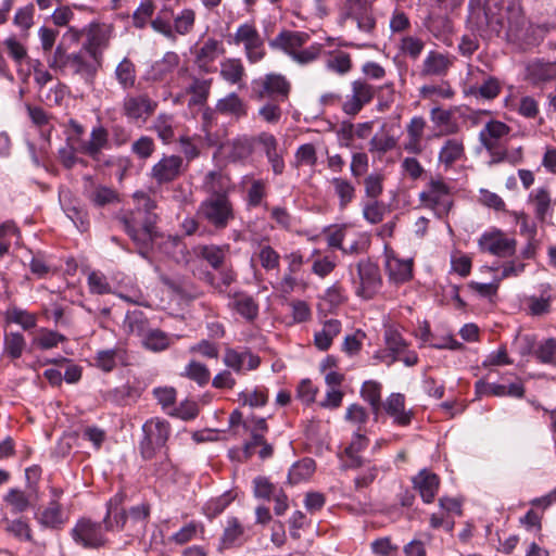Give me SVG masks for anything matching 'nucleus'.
Wrapping results in <instances>:
<instances>
[{"label":"nucleus","instance_id":"nucleus-1","mask_svg":"<svg viewBox=\"0 0 556 556\" xmlns=\"http://www.w3.org/2000/svg\"><path fill=\"white\" fill-rule=\"evenodd\" d=\"M525 24L521 0H469L466 27L482 39L490 40L506 28L518 31Z\"/></svg>","mask_w":556,"mask_h":556},{"label":"nucleus","instance_id":"nucleus-2","mask_svg":"<svg viewBox=\"0 0 556 556\" xmlns=\"http://www.w3.org/2000/svg\"><path fill=\"white\" fill-rule=\"evenodd\" d=\"M132 199L135 202L134 210L119 217V222L125 232L136 244L138 253L148 258L153 242L159 236L155 227L159 217L154 212L156 202L144 191H136Z\"/></svg>","mask_w":556,"mask_h":556},{"label":"nucleus","instance_id":"nucleus-3","mask_svg":"<svg viewBox=\"0 0 556 556\" xmlns=\"http://www.w3.org/2000/svg\"><path fill=\"white\" fill-rule=\"evenodd\" d=\"M125 494L116 493L106 504V514L103 518V525L106 531L124 530H143L150 515V507L147 504H139L126 511L123 507Z\"/></svg>","mask_w":556,"mask_h":556},{"label":"nucleus","instance_id":"nucleus-4","mask_svg":"<svg viewBox=\"0 0 556 556\" xmlns=\"http://www.w3.org/2000/svg\"><path fill=\"white\" fill-rule=\"evenodd\" d=\"M356 276L350 267L355 294L363 300L374 299L382 287L379 266L369 258L361 260L356 266Z\"/></svg>","mask_w":556,"mask_h":556},{"label":"nucleus","instance_id":"nucleus-5","mask_svg":"<svg viewBox=\"0 0 556 556\" xmlns=\"http://www.w3.org/2000/svg\"><path fill=\"white\" fill-rule=\"evenodd\" d=\"M503 83L495 76L488 75L477 66H469L466 76L464 93L492 101L497 98L502 91Z\"/></svg>","mask_w":556,"mask_h":556},{"label":"nucleus","instance_id":"nucleus-6","mask_svg":"<svg viewBox=\"0 0 556 556\" xmlns=\"http://www.w3.org/2000/svg\"><path fill=\"white\" fill-rule=\"evenodd\" d=\"M143 437L139 442V452L143 459H152L157 451L165 446L170 435V425L161 418H151L142 425Z\"/></svg>","mask_w":556,"mask_h":556},{"label":"nucleus","instance_id":"nucleus-7","mask_svg":"<svg viewBox=\"0 0 556 556\" xmlns=\"http://www.w3.org/2000/svg\"><path fill=\"white\" fill-rule=\"evenodd\" d=\"M291 92V83L278 73H268L252 83V97L257 101L269 99L286 102Z\"/></svg>","mask_w":556,"mask_h":556},{"label":"nucleus","instance_id":"nucleus-8","mask_svg":"<svg viewBox=\"0 0 556 556\" xmlns=\"http://www.w3.org/2000/svg\"><path fill=\"white\" fill-rule=\"evenodd\" d=\"M198 214L215 229H225L235 218V211L227 194L208 197L199 206Z\"/></svg>","mask_w":556,"mask_h":556},{"label":"nucleus","instance_id":"nucleus-9","mask_svg":"<svg viewBox=\"0 0 556 556\" xmlns=\"http://www.w3.org/2000/svg\"><path fill=\"white\" fill-rule=\"evenodd\" d=\"M425 206L434 211L438 217H444L452 207L451 188L441 177L431 178L427 188L419 194Z\"/></svg>","mask_w":556,"mask_h":556},{"label":"nucleus","instance_id":"nucleus-10","mask_svg":"<svg viewBox=\"0 0 556 556\" xmlns=\"http://www.w3.org/2000/svg\"><path fill=\"white\" fill-rule=\"evenodd\" d=\"M101 522L89 518H80L71 530L74 542L84 548L99 549L108 544Z\"/></svg>","mask_w":556,"mask_h":556},{"label":"nucleus","instance_id":"nucleus-11","mask_svg":"<svg viewBox=\"0 0 556 556\" xmlns=\"http://www.w3.org/2000/svg\"><path fill=\"white\" fill-rule=\"evenodd\" d=\"M188 163L176 154H163L151 167L150 178L159 186L167 185L178 179L187 169Z\"/></svg>","mask_w":556,"mask_h":556},{"label":"nucleus","instance_id":"nucleus-12","mask_svg":"<svg viewBox=\"0 0 556 556\" xmlns=\"http://www.w3.org/2000/svg\"><path fill=\"white\" fill-rule=\"evenodd\" d=\"M478 245L482 252H488L497 257H508L515 254L517 241L495 229L484 232L479 238Z\"/></svg>","mask_w":556,"mask_h":556},{"label":"nucleus","instance_id":"nucleus-13","mask_svg":"<svg viewBox=\"0 0 556 556\" xmlns=\"http://www.w3.org/2000/svg\"><path fill=\"white\" fill-rule=\"evenodd\" d=\"M351 89L352 93L343 102L342 111L348 115L354 116L374 99L377 90L364 79L352 81Z\"/></svg>","mask_w":556,"mask_h":556},{"label":"nucleus","instance_id":"nucleus-14","mask_svg":"<svg viewBox=\"0 0 556 556\" xmlns=\"http://www.w3.org/2000/svg\"><path fill=\"white\" fill-rule=\"evenodd\" d=\"M384 267L389 280L396 283H405L413 278V258H401L388 245L384 247Z\"/></svg>","mask_w":556,"mask_h":556},{"label":"nucleus","instance_id":"nucleus-15","mask_svg":"<svg viewBox=\"0 0 556 556\" xmlns=\"http://www.w3.org/2000/svg\"><path fill=\"white\" fill-rule=\"evenodd\" d=\"M112 35V27L105 24H92L90 25L87 34V40L83 45V50L101 64L102 52L109 46V41Z\"/></svg>","mask_w":556,"mask_h":556},{"label":"nucleus","instance_id":"nucleus-16","mask_svg":"<svg viewBox=\"0 0 556 556\" xmlns=\"http://www.w3.org/2000/svg\"><path fill=\"white\" fill-rule=\"evenodd\" d=\"M156 102L148 94H126L123 99V114L132 122L146 121L156 109Z\"/></svg>","mask_w":556,"mask_h":556},{"label":"nucleus","instance_id":"nucleus-17","mask_svg":"<svg viewBox=\"0 0 556 556\" xmlns=\"http://www.w3.org/2000/svg\"><path fill=\"white\" fill-rule=\"evenodd\" d=\"M455 60L456 58L450 53L430 51L422 62L420 75L422 77L446 76Z\"/></svg>","mask_w":556,"mask_h":556},{"label":"nucleus","instance_id":"nucleus-18","mask_svg":"<svg viewBox=\"0 0 556 556\" xmlns=\"http://www.w3.org/2000/svg\"><path fill=\"white\" fill-rule=\"evenodd\" d=\"M85 194L96 207H104L119 202L118 192L108 186L99 185L90 176L85 177Z\"/></svg>","mask_w":556,"mask_h":556},{"label":"nucleus","instance_id":"nucleus-19","mask_svg":"<svg viewBox=\"0 0 556 556\" xmlns=\"http://www.w3.org/2000/svg\"><path fill=\"white\" fill-rule=\"evenodd\" d=\"M510 127L497 119L488 121L479 132V142L486 150H494L503 144V140L509 135Z\"/></svg>","mask_w":556,"mask_h":556},{"label":"nucleus","instance_id":"nucleus-20","mask_svg":"<svg viewBox=\"0 0 556 556\" xmlns=\"http://www.w3.org/2000/svg\"><path fill=\"white\" fill-rule=\"evenodd\" d=\"M223 363L236 374H242L244 369H256L261 364V359L249 350L240 352L235 349L227 348L223 356Z\"/></svg>","mask_w":556,"mask_h":556},{"label":"nucleus","instance_id":"nucleus-21","mask_svg":"<svg viewBox=\"0 0 556 556\" xmlns=\"http://www.w3.org/2000/svg\"><path fill=\"white\" fill-rule=\"evenodd\" d=\"M308 39L309 35L304 31L281 30L269 41V47L271 49L281 50L291 58Z\"/></svg>","mask_w":556,"mask_h":556},{"label":"nucleus","instance_id":"nucleus-22","mask_svg":"<svg viewBox=\"0 0 556 556\" xmlns=\"http://www.w3.org/2000/svg\"><path fill=\"white\" fill-rule=\"evenodd\" d=\"M85 54L87 53L83 49L73 53L67 74L79 77L86 84H92L101 64L92 59L88 60Z\"/></svg>","mask_w":556,"mask_h":556},{"label":"nucleus","instance_id":"nucleus-23","mask_svg":"<svg viewBox=\"0 0 556 556\" xmlns=\"http://www.w3.org/2000/svg\"><path fill=\"white\" fill-rule=\"evenodd\" d=\"M382 409L397 426L405 427L412 421L413 412L405 408V396L402 393H391L383 402Z\"/></svg>","mask_w":556,"mask_h":556},{"label":"nucleus","instance_id":"nucleus-24","mask_svg":"<svg viewBox=\"0 0 556 556\" xmlns=\"http://www.w3.org/2000/svg\"><path fill=\"white\" fill-rule=\"evenodd\" d=\"M526 77L534 86L549 83L556 78V62L534 60L528 63Z\"/></svg>","mask_w":556,"mask_h":556},{"label":"nucleus","instance_id":"nucleus-25","mask_svg":"<svg viewBox=\"0 0 556 556\" xmlns=\"http://www.w3.org/2000/svg\"><path fill=\"white\" fill-rule=\"evenodd\" d=\"M476 393L478 396H505L522 397L525 389L521 382H513L508 387L498 383H489L483 380L476 382Z\"/></svg>","mask_w":556,"mask_h":556},{"label":"nucleus","instance_id":"nucleus-26","mask_svg":"<svg viewBox=\"0 0 556 556\" xmlns=\"http://www.w3.org/2000/svg\"><path fill=\"white\" fill-rule=\"evenodd\" d=\"M413 484L419 492L422 501L431 503L438 493L440 479L435 473L422 469L413 478Z\"/></svg>","mask_w":556,"mask_h":556},{"label":"nucleus","instance_id":"nucleus-27","mask_svg":"<svg viewBox=\"0 0 556 556\" xmlns=\"http://www.w3.org/2000/svg\"><path fill=\"white\" fill-rule=\"evenodd\" d=\"M180 58L176 52H166L161 60L155 61L147 72L148 79L152 81H163L179 65Z\"/></svg>","mask_w":556,"mask_h":556},{"label":"nucleus","instance_id":"nucleus-28","mask_svg":"<svg viewBox=\"0 0 556 556\" xmlns=\"http://www.w3.org/2000/svg\"><path fill=\"white\" fill-rule=\"evenodd\" d=\"M215 112L224 116H231L238 121L247 116L248 106L236 92H230L217 100Z\"/></svg>","mask_w":556,"mask_h":556},{"label":"nucleus","instance_id":"nucleus-29","mask_svg":"<svg viewBox=\"0 0 556 556\" xmlns=\"http://www.w3.org/2000/svg\"><path fill=\"white\" fill-rule=\"evenodd\" d=\"M465 157V146L464 141L458 138H448L444 141L442 148L439 151V163L444 166L445 169L451 168L456 162L462 161Z\"/></svg>","mask_w":556,"mask_h":556},{"label":"nucleus","instance_id":"nucleus-30","mask_svg":"<svg viewBox=\"0 0 556 556\" xmlns=\"http://www.w3.org/2000/svg\"><path fill=\"white\" fill-rule=\"evenodd\" d=\"M179 336H170L157 328H150L141 338V344L146 350L157 353L167 350Z\"/></svg>","mask_w":556,"mask_h":556},{"label":"nucleus","instance_id":"nucleus-31","mask_svg":"<svg viewBox=\"0 0 556 556\" xmlns=\"http://www.w3.org/2000/svg\"><path fill=\"white\" fill-rule=\"evenodd\" d=\"M153 244H157L164 254L174 258L177 263L187 262V248L178 236H162L159 232Z\"/></svg>","mask_w":556,"mask_h":556},{"label":"nucleus","instance_id":"nucleus-32","mask_svg":"<svg viewBox=\"0 0 556 556\" xmlns=\"http://www.w3.org/2000/svg\"><path fill=\"white\" fill-rule=\"evenodd\" d=\"M109 144V134L102 126L94 127L87 141L80 146V152L90 156L92 160H99L101 151Z\"/></svg>","mask_w":556,"mask_h":556},{"label":"nucleus","instance_id":"nucleus-33","mask_svg":"<svg viewBox=\"0 0 556 556\" xmlns=\"http://www.w3.org/2000/svg\"><path fill=\"white\" fill-rule=\"evenodd\" d=\"M256 139L252 136H238L228 143V159L231 162H245L254 152Z\"/></svg>","mask_w":556,"mask_h":556},{"label":"nucleus","instance_id":"nucleus-34","mask_svg":"<svg viewBox=\"0 0 556 556\" xmlns=\"http://www.w3.org/2000/svg\"><path fill=\"white\" fill-rule=\"evenodd\" d=\"M191 83L186 88V92L190 94L189 106L204 105L210 97L213 79L191 76Z\"/></svg>","mask_w":556,"mask_h":556},{"label":"nucleus","instance_id":"nucleus-35","mask_svg":"<svg viewBox=\"0 0 556 556\" xmlns=\"http://www.w3.org/2000/svg\"><path fill=\"white\" fill-rule=\"evenodd\" d=\"M39 525L43 528L60 529L65 522L62 505L56 500H51L37 516Z\"/></svg>","mask_w":556,"mask_h":556},{"label":"nucleus","instance_id":"nucleus-36","mask_svg":"<svg viewBox=\"0 0 556 556\" xmlns=\"http://www.w3.org/2000/svg\"><path fill=\"white\" fill-rule=\"evenodd\" d=\"M333 194L339 200V208L345 210L356 197V188L352 181L343 177H333L330 180Z\"/></svg>","mask_w":556,"mask_h":556},{"label":"nucleus","instance_id":"nucleus-37","mask_svg":"<svg viewBox=\"0 0 556 556\" xmlns=\"http://www.w3.org/2000/svg\"><path fill=\"white\" fill-rule=\"evenodd\" d=\"M341 332V321L338 319H327L324 321L319 331L315 332L314 343L320 351H327L333 339Z\"/></svg>","mask_w":556,"mask_h":556},{"label":"nucleus","instance_id":"nucleus-38","mask_svg":"<svg viewBox=\"0 0 556 556\" xmlns=\"http://www.w3.org/2000/svg\"><path fill=\"white\" fill-rule=\"evenodd\" d=\"M114 77L123 90H129L136 86L137 70L135 63L124 58L115 67Z\"/></svg>","mask_w":556,"mask_h":556},{"label":"nucleus","instance_id":"nucleus-39","mask_svg":"<svg viewBox=\"0 0 556 556\" xmlns=\"http://www.w3.org/2000/svg\"><path fill=\"white\" fill-rule=\"evenodd\" d=\"M220 77L230 85H240L245 76V68L240 59L228 58L220 62Z\"/></svg>","mask_w":556,"mask_h":556},{"label":"nucleus","instance_id":"nucleus-40","mask_svg":"<svg viewBox=\"0 0 556 556\" xmlns=\"http://www.w3.org/2000/svg\"><path fill=\"white\" fill-rule=\"evenodd\" d=\"M368 445V439L358 432H356L350 443V445L345 448L346 455V468H361L365 465V460L359 456V453L364 451Z\"/></svg>","mask_w":556,"mask_h":556},{"label":"nucleus","instance_id":"nucleus-41","mask_svg":"<svg viewBox=\"0 0 556 556\" xmlns=\"http://www.w3.org/2000/svg\"><path fill=\"white\" fill-rule=\"evenodd\" d=\"M244 528L236 517H230L226 521L220 544L224 548H229L241 544L243 541Z\"/></svg>","mask_w":556,"mask_h":556},{"label":"nucleus","instance_id":"nucleus-42","mask_svg":"<svg viewBox=\"0 0 556 556\" xmlns=\"http://www.w3.org/2000/svg\"><path fill=\"white\" fill-rule=\"evenodd\" d=\"M232 305L236 312L248 321H253L258 316V304L247 293H236Z\"/></svg>","mask_w":556,"mask_h":556},{"label":"nucleus","instance_id":"nucleus-43","mask_svg":"<svg viewBox=\"0 0 556 556\" xmlns=\"http://www.w3.org/2000/svg\"><path fill=\"white\" fill-rule=\"evenodd\" d=\"M123 327L127 333L135 334L140 338H142L150 329L148 318L143 312L138 309L126 314Z\"/></svg>","mask_w":556,"mask_h":556},{"label":"nucleus","instance_id":"nucleus-44","mask_svg":"<svg viewBox=\"0 0 556 556\" xmlns=\"http://www.w3.org/2000/svg\"><path fill=\"white\" fill-rule=\"evenodd\" d=\"M381 383L372 380L365 381L361 389L362 397L369 403L372 414L378 417L382 410Z\"/></svg>","mask_w":556,"mask_h":556},{"label":"nucleus","instance_id":"nucleus-45","mask_svg":"<svg viewBox=\"0 0 556 556\" xmlns=\"http://www.w3.org/2000/svg\"><path fill=\"white\" fill-rule=\"evenodd\" d=\"M228 245H201L195 248L194 252L198 256L205 260L213 268L217 269L224 263Z\"/></svg>","mask_w":556,"mask_h":556},{"label":"nucleus","instance_id":"nucleus-46","mask_svg":"<svg viewBox=\"0 0 556 556\" xmlns=\"http://www.w3.org/2000/svg\"><path fill=\"white\" fill-rule=\"evenodd\" d=\"M530 201L534 204V213L538 219L544 220L548 212L552 210V198L546 188H538L529 195Z\"/></svg>","mask_w":556,"mask_h":556},{"label":"nucleus","instance_id":"nucleus-47","mask_svg":"<svg viewBox=\"0 0 556 556\" xmlns=\"http://www.w3.org/2000/svg\"><path fill=\"white\" fill-rule=\"evenodd\" d=\"M73 53H68L63 42H60L55 50L47 59L48 66L62 74H67Z\"/></svg>","mask_w":556,"mask_h":556},{"label":"nucleus","instance_id":"nucleus-48","mask_svg":"<svg viewBox=\"0 0 556 556\" xmlns=\"http://www.w3.org/2000/svg\"><path fill=\"white\" fill-rule=\"evenodd\" d=\"M534 357L540 364L556 367V339L547 338L539 341Z\"/></svg>","mask_w":556,"mask_h":556},{"label":"nucleus","instance_id":"nucleus-49","mask_svg":"<svg viewBox=\"0 0 556 556\" xmlns=\"http://www.w3.org/2000/svg\"><path fill=\"white\" fill-rule=\"evenodd\" d=\"M26 348V341L20 332H9L3 338V353L12 359H17L22 356Z\"/></svg>","mask_w":556,"mask_h":556},{"label":"nucleus","instance_id":"nucleus-50","mask_svg":"<svg viewBox=\"0 0 556 556\" xmlns=\"http://www.w3.org/2000/svg\"><path fill=\"white\" fill-rule=\"evenodd\" d=\"M315 471V462L311 458H304L294 464L289 470V481L292 484L307 480Z\"/></svg>","mask_w":556,"mask_h":556},{"label":"nucleus","instance_id":"nucleus-51","mask_svg":"<svg viewBox=\"0 0 556 556\" xmlns=\"http://www.w3.org/2000/svg\"><path fill=\"white\" fill-rule=\"evenodd\" d=\"M5 315L9 321L20 325L24 330H30L37 326V316L20 307H10Z\"/></svg>","mask_w":556,"mask_h":556},{"label":"nucleus","instance_id":"nucleus-52","mask_svg":"<svg viewBox=\"0 0 556 556\" xmlns=\"http://www.w3.org/2000/svg\"><path fill=\"white\" fill-rule=\"evenodd\" d=\"M220 53V42L210 38L197 51L195 61L200 67L213 62Z\"/></svg>","mask_w":556,"mask_h":556},{"label":"nucleus","instance_id":"nucleus-53","mask_svg":"<svg viewBox=\"0 0 556 556\" xmlns=\"http://www.w3.org/2000/svg\"><path fill=\"white\" fill-rule=\"evenodd\" d=\"M153 129L164 144H168L173 141L175 132L174 119L172 116L160 114L153 124Z\"/></svg>","mask_w":556,"mask_h":556},{"label":"nucleus","instance_id":"nucleus-54","mask_svg":"<svg viewBox=\"0 0 556 556\" xmlns=\"http://www.w3.org/2000/svg\"><path fill=\"white\" fill-rule=\"evenodd\" d=\"M4 502L11 507L13 514H21L30 506L29 496L20 489H10L4 496Z\"/></svg>","mask_w":556,"mask_h":556},{"label":"nucleus","instance_id":"nucleus-55","mask_svg":"<svg viewBox=\"0 0 556 556\" xmlns=\"http://www.w3.org/2000/svg\"><path fill=\"white\" fill-rule=\"evenodd\" d=\"M227 179L223 176L220 172L212 170L206 174L203 182V188L210 197H215L217 194H226L227 191Z\"/></svg>","mask_w":556,"mask_h":556},{"label":"nucleus","instance_id":"nucleus-56","mask_svg":"<svg viewBox=\"0 0 556 556\" xmlns=\"http://www.w3.org/2000/svg\"><path fill=\"white\" fill-rule=\"evenodd\" d=\"M172 14V10L164 8L160 11L159 15L150 22V25L154 31L160 33L166 38L174 40L175 34L169 21V16Z\"/></svg>","mask_w":556,"mask_h":556},{"label":"nucleus","instance_id":"nucleus-57","mask_svg":"<svg viewBox=\"0 0 556 556\" xmlns=\"http://www.w3.org/2000/svg\"><path fill=\"white\" fill-rule=\"evenodd\" d=\"M257 258L261 266L267 271L278 269L280 266L279 253L268 244L260 247Z\"/></svg>","mask_w":556,"mask_h":556},{"label":"nucleus","instance_id":"nucleus-58","mask_svg":"<svg viewBox=\"0 0 556 556\" xmlns=\"http://www.w3.org/2000/svg\"><path fill=\"white\" fill-rule=\"evenodd\" d=\"M154 12V4L151 0H142L132 13V25L138 29H143Z\"/></svg>","mask_w":556,"mask_h":556},{"label":"nucleus","instance_id":"nucleus-59","mask_svg":"<svg viewBox=\"0 0 556 556\" xmlns=\"http://www.w3.org/2000/svg\"><path fill=\"white\" fill-rule=\"evenodd\" d=\"M184 376L195 381L199 386H205L210 381L208 368L199 362L191 361L185 368Z\"/></svg>","mask_w":556,"mask_h":556},{"label":"nucleus","instance_id":"nucleus-60","mask_svg":"<svg viewBox=\"0 0 556 556\" xmlns=\"http://www.w3.org/2000/svg\"><path fill=\"white\" fill-rule=\"evenodd\" d=\"M327 68L340 75L348 74L352 68L350 54L343 51L332 54L327 61Z\"/></svg>","mask_w":556,"mask_h":556},{"label":"nucleus","instance_id":"nucleus-61","mask_svg":"<svg viewBox=\"0 0 556 556\" xmlns=\"http://www.w3.org/2000/svg\"><path fill=\"white\" fill-rule=\"evenodd\" d=\"M278 491L266 477L258 476L253 480V494L256 498L269 501Z\"/></svg>","mask_w":556,"mask_h":556},{"label":"nucleus","instance_id":"nucleus-62","mask_svg":"<svg viewBox=\"0 0 556 556\" xmlns=\"http://www.w3.org/2000/svg\"><path fill=\"white\" fill-rule=\"evenodd\" d=\"M427 29L437 38L452 31V23L446 16H429L426 22Z\"/></svg>","mask_w":556,"mask_h":556},{"label":"nucleus","instance_id":"nucleus-63","mask_svg":"<svg viewBox=\"0 0 556 556\" xmlns=\"http://www.w3.org/2000/svg\"><path fill=\"white\" fill-rule=\"evenodd\" d=\"M154 151V140L149 136H141L131 143V152L140 160H148Z\"/></svg>","mask_w":556,"mask_h":556},{"label":"nucleus","instance_id":"nucleus-64","mask_svg":"<svg viewBox=\"0 0 556 556\" xmlns=\"http://www.w3.org/2000/svg\"><path fill=\"white\" fill-rule=\"evenodd\" d=\"M383 176L378 173L368 175L364 179L365 195L369 200H377L383 191Z\"/></svg>","mask_w":556,"mask_h":556}]
</instances>
